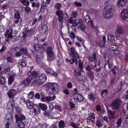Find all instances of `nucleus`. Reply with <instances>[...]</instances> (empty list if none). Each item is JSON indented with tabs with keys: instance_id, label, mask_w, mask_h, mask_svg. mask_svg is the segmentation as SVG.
I'll use <instances>...</instances> for the list:
<instances>
[{
	"instance_id": "nucleus-18",
	"label": "nucleus",
	"mask_w": 128,
	"mask_h": 128,
	"mask_svg": "<svg viewBox=\"0 0 128 128\" xmlns=\"http://www.w3.org/2000/svg\"><path fill=\"white\" fill-rule=\"evenodd\" d=\"M30 78H27L26 79L23 80L22 81V84L28 86L30 84Z\"/></svg>"
},
{
	"instance_id": "nucleus-25",
	"label": "nucleus",
	"mask_w": 128,
	"mask_h": 128,
	"mask_svg": "<svg viewBox=\"0 0 128 128\" xmlns=\"http://www.w3.org/2000/svg\"><path fill=\"white\" fill-rule=\"evenodd\" d=\"M88 117L87 118L89 120H90L92 119H94L95 118L94 117L95 116V114L94 113H90L88 114Z\"/></svg>"
},
{
	"instance_id": "nucleus-62",
	"label": "nucleus",
	"mask_w": 128,
	"mask_h": 128,
	"mask_svg": "<svg viewBox=\"0 0 128 128\" xmlns=\"http://www.w3.org/2000/svg\"><path fill=\"white\" fill-rule=\"evenodd\" d=\"M77 19H74V22L72 25L74 27H76L78 25V24H77L78 22H77Z\"/></svg>"
},
{
	"instance_id": "nucleus-10",
	"label": "nucleus",
	"mask_w": 128,
	"mask_h": 128,
	"mask_svg": "<svg viewBox=\"0 0 128 128\" xmlns=\"http://www.w3.org/2000/svg\"><path fill=\"white\" fill-rule=\"evenodd\" d=\"M122 18L125 20L128 18V10L126 9H124L122 11L121 14Z\"/></svg>"
},
{
	"instance_id": "nucleus-5",
	"label": "nucleus",
	"mask_w": 128,
	"mask_h": 128,
	"mask_svg": "<svg viewBox=\"0 0 128 128\" xmlns=\"http://www.w3.org/2000/svg\"><path fill=\"white\" fill-rule=\"evenodd\" d=\"M15 102L13 99L10 100L8 103L6 108L8 110H10V111H13V108L15 105Z\"/></svg>"
},
{
	"instance_id": "nucleus-8",
	"label": "nucleus",
	"mask_w": 128,
	"mask_h": 128,
	"mask_svg": "<svg viewBox=\"0 0 128 128\" xmlns=\"http://www.w3.org/2000/svg\"><path fill=\"white\" fill-rule=\"evenodd\" d=\"M45 71L47 74H51L54 76H57V73L55 72L53 70L50 68L48 67L46 68Z\"/></svg>"
},
{
	"instance_id": "nucleus-46",
	"label": "nucleus",
	"mask_w": 128,
	"mask_h": 128,
	"mask_svg": "<svg viewBox=\"0 0 128 128\" xmlns=\"http://www.w3.org/2000/svg\"><path fill=\"white\" fill-rule=\"evenodd\" d=\"M41 47H42V50H46L47 48L48 49V46L47 44L45 43H44L41 46Z\"/></svg>"
},
{
	"instance_id": "nucleus-27",
	"label": "nucleus",
	"mask_w": 128,
	"mask_h": 128,
	"mask_svg": "<svg viewBox=\"0 0 128 128\" xmlns=\"http://www.w3.org/2000/svg\"><path fill=\"white\" fill-rule=\"evenodd\" d=\"M88 98L92 101H94L96 99L95 97L93 94H90L88 95Z\"/></svg>"
},
{
	"instance_id": "nucleus-63",
	"label": "nucleus",
	"mask_w": 128,
	"mask_h": 128,
	"mask_svg": "<svg viewBox=\"0 0 128 128\" xmlns=\"http://www.w3.org/2000/svg\"><path fill=\"white\" fill-rule=\"evenodd\" d=\"M96 125L98 126L101 127L102 124L99 120H97L96 122Z\"/></svg>"
},
{
	"instance_id": "nucleus-23",
	"label": "nucleus",
	"mask_w": 128,
	"mask_h": 128,
	"mask_svg": "<svg viewBox=\"0 0 128 128\" xmlns=\"http://www.w3.org/2000/svg\"><path fill=\"white\" fill-rule=\"evenodd\" d=\"M46 2H43L42 5L41 7L40 8L43 12H44L46 10Z\"/></svg>"
},
{
	"instance_id": "nucleus-11",
	"label": "nucleus",
	"mask_w": 128,
	"mask_h": 128,
	"mask_svg": "<svg viewBox=\"0 0 128 128\" xmlns=\"http://www.w3.org/2000/svg\"><path fill=\"white\" fill-rule=\"evenodd\" d=\"M16 93V91L14 90H11L8 92L7 94L8 96L10 98H12L14 97Z\"/></svg>"
},
{
	"instance_id": "nucleus-39",
	"label": "nucleus",
	"mask_w": 128,
	"mask_h": 128,
	"mask_svg": "<svg viewBox=\"0 0 128 128\" xmlns=\"http://www.w3.org/2000/svg\"><path fill=\"white\" fill-rule=\"evenodd\" d=\"M8 120H11L12 118V116L10 114L8 113L6 115L5 117Z\"/></svg>"
},
{
	"instance_id": "nucleus-49",
	"label": "nucleus",
	"mask_w": 128,
	"mask_h": 128,
	"mask_svg": "<svg viewBox=\"0 0 128 128\" xmlns=\"http://www.w3.org/2000/svg\"><path fill=\"white\" fill-rule=\"evenodd\" d=\"M84 19L86 22L87 23H88L89 22L90 20L89 16L88 15H86L84 16Z\"/></svg>"
},
{
	"instance_id": "nucleus-29",
	"label": "nucleus",
	"mask_w": 128,
	"mask_h": 128,
	"mask_svg": "<svg viewBox=\"0 0 128 128\" xmlns=\"http://www.w3.org/2000/svg\"><path fill=\"white\" fill-rule=\"evenodd\" d=\"M127 2V1L118 0V5L120 4L121 6H123L125 5L126 3Z\"/></svg>"
},
{
	"instance_id": "nucleus-24",
	"label": "nucleus",
	"mask_w": 128,
	"mask_h": 128,
	"mask_svg": "<svg viewBox=\"0 0 128 128\" xmlns=\"http://www.w3.org/2000/svg\"><path fill=\"white\" fill-rule=\"evenodd\" d=\"M26 102L27 106L28 108L31 109L33 108L34 104L32 102H28V100H27Z\"/></svg>"
},
{
	"instance_id": "nucleus-3",
	"label": "nucleus",
	"mask_w": 128,
	"mask_h": 128,
	"mask_svg": "<svg viewBox=\"0 0 128 128\" xmlns=\"http://www.w3.org/2000/svg\"><path fill=\"white\" fill-rule=\"evenodd\" d=\"M122 103V101L120 99H115L113 100L110 105V107L113 110H118Z\"/></svg>"
},
{
	"instance_id": "nucleus-17",
	"label": "nucleus",
	"mask_w": 128,
	"mask_h": 128,
	"mask_svg": "<svg viewBox=\"0 0 128 128\" xmlns=\"http://www.w3.org/2000/svg\"><path fill=\"white\" fill-rule=\"evenodd\" d=\"M30 82L32 84H40L39 83L38 79L37 78L33 77L30 78Z\"/></svg>"
},
{
	"instance_id": "nucleus-35",
	"label": "nucleus",
	"mask_w": 128,
	"mask_h": 128,
	"mask_svg": "<svg viewBox=\"0 0 128 128\" xmlns=\"http://www.w3.org/2000/svg\"><path fill=\"white\" fill-rule=\"evenodd\" d=\"M71 51L70 55L72 57H74L75 54L74 51L75 49L73 47H72L70 48Z\"/></svg>"
},
{
	"instance_id": "nucleus-54",
	"label": "nucleus",
	"mask_w": 128,
	"mask_h": 128,
	"mask_svg": "<svg viewBox=\"0 0 128 128\" xmlns=\"http://www.w3.org/2000/svg\"><path fill=\"white\" fill-rule=\"evenodd\" d=\"M12 36V33L10 32L8 34L7 37H6V38L5 40L6 42H8L9 40V38H11Z\"/></svg>"
},
{
	"instance_id": "nucleus-32",
	"label": "nucleus",
	"mask_w": 128,
	"mask_h": 128,
	"mask_svg": "<svg viewBox=\"0 0 128 128\" xmlns=\"http://www.w3.org/2000/svg\"><path fill=\"white\" fill-rule=\"evenodd\" d=\"M61 6L62 5L60 4L58 2L55 5V8L57 10H60Z\"/></svg>"
},
{
	"instance_id": "nucleus-4",
	"label": "nucleus",
	"mask_w": 128,
	"mask_h": 128,
	"mask_svg": "<svg viewBox=\"0 0 128 128\" xmlns=\"http://www.w3.org/2000/svg\"><path fill=\"white\" fill-rule=\"evenodd\" d=\"M47 54L48 60L49 62H52L55 59V56L51 46L49 47L47 49Z\"/></svg>"
},
{
	"instance_id": "nucleus-53",
	"label": "nucleus",
	"mask_w": 128,
	"mask_h": 128,
	"mask_svg": "<svg viewBox=\"0 0 128 128\" xmlns=\"http://www.w3.org/2000/svg\"><path fill=\"white\" fill-rule=\"evenodd\" d=\"M80 30L82 31H84L86 29V28L85 26L82 24L79 26Z\"/></svg>"
},
{
	"instance_id": "nucleus-31",
	"label": "nucleus",
	"mask_w": 128,
	"mask_h": 128,
	"mask_svg": "<svg viewBox=\"0 0 128 128\" xmlns=\"http://www.w3.org/2000/svg\"><path fill=\"white\" fill-rule=\"evenodd\" d=\"M48 26L47 25L45 24L44 25L42 28V30L43 33H45L48 30Z\"/></svg>"
},
{
	"instance_id": "nucleus-15",
	"label": "nucleus",
	"mask_w": 128,
	"mask_h": 128,
	"mask_svg": "<svg viewBox=\"0 0 128 128\" xmlns=\"http://www.w3.org/2000/svg\"><path fill=\"white\" fill-rule=\"evenodd\" d=\"M46 79V77L45 74H42L39 75V79L40 82L42 83L45 82Z\"/></svg>"
},
{
	"instance_id": "nucleus-52",
	"label": "nucleus",
	"mask_w": 128,
	"mask_h": 128,
	"mask_svg": "<svg viewBox=\"0 0 128 128\" xmlns=\"http://www.w3.org/2000/svg\"><path fill=\"white\" fill-rule=\"evenodd\" d=\"M58 18H57V19L58 20V21L59 22H60V24H62L63 21L64 19L63 17L62 16L61 17H58Z\"/></svg>"
},
{
	"instance_id": "nucleus-38",
	"label": "nucleus",
	"mask_w": 128,
	"mask_h": 128,
	"mask_svg": "<svg viewBox=\"0 0 128 128\" xmlns=\"http://www.w3.org/2000/svg\"><path fill=\"white\" fill-rule=\"evenodd\" d=\"M18 126L20 128H24L25 125L24 122L20 121L18 123Z\"/></svg>"
},
{
	"instance_id": "nucleus-2",
	"label": "nucleus",
	"mask_w": 128,
	"mask_h": 128,
	"mask_svg": "<svg viewBox=\"0 0 128 128\" xmlns=\"http://www.w3.org/2000/svg\"><path fill=\"white\" fill-rule=\"evenodd\" d=\"M114 10L109 5L106 6L103 10V15L104 17L110 18L113 16Z\"/></svg>"
},
{
	"instance_id": "nucleus-16",
	"label": "nucleus",
	"mask_w": 128,
	"mask_h": 128,
	"mask_svg": "<svg viewBox=\"0 0 128 128\" xmlns=\"http://www.w3.org/2000/svg\"><path fill=\"white\" fill-rule=\"evenodd\" d=\"M33 108L34 109V112L35 113L38 114H40V108L36 104H34Z\"/></svg>"
},
{
	"instance_id": "nucleus-1",
	"label": "nucleus",
	"mask_w": 128,
	"mask_h": 128,
	"mask_svg": "<svg viewBox=\"0 0 128 128\" xmlns=\"http://www.w3.org/2000/svg\"><path fill=\"white\" fill-rule=\"evenodd\" d=\"M46 89L48 94H55L59 91V86L56 83H50L48 84Z\"/></svg>"
},
{
	"instance_id": "nucleus-26",
	"label": "nucleus",
	"mask_w": 128,
	"mask_h": 128,
	"mask_svg": "<svg viewBox=\"0 0 128 128\" xmlns=\"http://www.w3.org/2000/svg\"><path fill=\"white\" fill-rule=\"evenodd\" d=\"M58 124L59 128H64L65 126V122L64 121H60Z\"/></svg>"
},
{
	"instance_id": "nucleus-12",
	"label": "nucleus",
	"mask_w": 128,
	"mask_h": 128,
	"mask_svg": "<svg viewBox=\"0 0 128 128\" xmlns=\"http://www.w3.org/2000/svg\"><path fill=\"white\" fill-rule=\"evenodd\" d=\"M20 52L22 54H24L25 55L29 57H30V54L28 52L27 49L26 48H22L20 50Z\"/></svg>"
},
{
	"instance_id": "nucleus-56",
	"label": "nucleus",
	"mask_w": 128,
	"mask_h": 128,
	"mask_svg": "<svg viewBox=\"0 0 128 128\" xmlns=\"http://www.w3.org/2000/svg\"><path fill=\"white\" fill-rule=\"evenodd\" d=\"M38 73L37 72L33 71L32 72V76L34 77L38 76Z\"/></svg>"
},
{
	"instance_id": "nucleus-58",
	"label": "nucleus",
	"mask_w": 128,
	"mask_h": 128,
	"mask_svg": "<svg viewBox=\"0 0 128 128\" xmlns=\"http://www.w3.org/2000/svg\"><path fill=\"white\" fill-rule=\"evenodd\" d=\"M63 92L66 94L68 95L70 94L69 91L68 89H65L63 91Z\"/></svg>"
},
{
	"instance_id": "nucleus-13",
	"label": "nucleus",
	"mask_w": 128,
	"mask_h": 128,
	"mask_svg": "<svg viewBox=\"0 0 128 128\" xmlns=\"http://www.w3.org/2000/svg\"><path fill=\"white\" fill-rule=\"evenodd\" d=\"M126 30L122 27L118 26L116 30V32L118 34H122L125 33Z\"/></svg>"
},
{
	"instance_id": "nucleus-9",
	"label": "nucleus",
	"mask_w": 128,
	"mask_h": 128,
	"mask_svg": "<svg viewBox=\"0 0 128 128\" xmlns=\"http://www.w3.org/2000/svg\"><path fill=\"white\" fill-rule=\"evenodd\" d=\"M34 28H30V30H28L26 31L25 32H23V34H24L23 37L25 38L27 36V34H29V36H31L34 33Z\"/></svg>"
},
{
	"instance_id": "nucleus-14",
	"label": "nucleus",
	"mask_w": 128,
	"mask_h": 128,
	"mask_svg": "<svg viewBox=\"0 0 128 128\" xmlns=\"http://www.w3.org/2000/svg\"><path fill=\"white\" fill-rule=\"evenodd\" d=\"M15 116L16 120V122H17L18 121L22 122L23 120H25L26 119V117L23 114L19 116L16 114Z\"/></svg>"
},
{
	"instance_id": "nucleus-61",
	"label": "nucleus",
	"mask_w": 128,
	"mask_h": 128,
	"mask_svg": "<svg viewBox=\"0 0 128 128\" xmlns=\"http://www.w3.org/2000/svg\"><path fill=\"white\" fill-rule=\"evenodd\" d=\"M74 4L75 6L79 7H81L82 6V4L80 2H75Z\"/></svg>"
},
{
	"instance_id": "nucleus-6",
	"label": "nucleus",
	"mask_w": 128,
	"mask_h": 128,
	"mask_svg": "<svg viewBox=\"0 0 128 128\" xmlns=\"http://www.w3.org/2000/svg\"><path fill=\"white\" fill-rule=\"evenodd\" d=\"M112 64L108 61L106 62L104 68L105 70L108 72H110L112 70Z\"/></svg>"
},
{
	"instance_id": "nucleus-7",
	"label": "nucleus",
	"mask_w": 128,
	"mask_h": 128,
	"mask_svg": "<svg viewBox=\"0 0 128 128\" xmlns=\"http://www.w3.org/2000/svg\"><path fill=\"white\" fill-rule=\"evenodd\" d=\"M73 96L74 100L78 102H81L83 100L82 96L78 93L74 94Z\"/></svg>"
},
{
	"instance_id": "nucleus-59",
	"label": "nucleus",
	"mask_w": 128,
	"mask_h": 128,
	"mask_svg": "<svg viewBox=\"0 0 128 128\" xmlns=\"http://www.w3.org/2000/svg\"><path fill=\"white\" fill-rule=\"evenodd\" d=\"M77 15V12H74L71 14V16L72 18H75Z\"/></svg>"
},
{
	"instance_id": "nucleus-40",
	"label": "nucleus",
	"mask_w": 128,
	"mask_h": 128,
	"mask_svg": "<svg viewBox=\"0 0 128 128\" xmlns=\"http://www.w3.org/2000/svg\"><path fill=\"white\" fill-rule=\"evenodd\" d=\"M14 18L16 19H19L20 17V15L19 12L17 11L14 14Z\"/></svg>"
},
{
	"instance_id": "nucleus-50",
	"label": "nucleus",
	"mask_w": 128,
	"mask_h": 128,
	"mask_svg": "<svg viewBox=\"0 0 128 128\" xmlns=\"http://www.w3.org/2000/svg\"><path fill=\"white\" fill-rule=\"evenodd\" d=\"M76 38L80 42L84 44V40L83 39H82L81 37L77 36L76 37Z\"/></svg>"
},
{
	"instance_id": "nucleus-41",
	"label": "nucleus",
	"mask_w": 128,
	"mask_h": 128,
	"mask_svg": "<svg viewBox=\"0 0 128 128\" xmlns=\"http://www.w3.org/2000/svg\"><path fill=\"white\" fill-rule=\"evenodd\" d=\"M54 108L58 110L60 112L62 111V107L59 105H55L54 106Z\"/></svg>"
},
{
	"instance_id": "nucleus-64",
	"label": "nucleus",
	"mask_w": 128,
	"mask_h": 128,
	"mask_svg": "<svg viewBox=\"0 0 128 128\" xmlns=\"http://www.w3.org/2000/svg\"><path fill=\"white\" fill-rule=\"evenodd\" d=\"M96 109L98 112L100 111L101 110V108L100 106L99 105H97L96 106Z\"/></svg>"
},
{
	"instance_id": "nucleus-42",
	"label": "nucleus",
	"mask_w": 128,
	"mask_h": 128,
	"mask_svg": "<svg viewBox=\"0 0 128 128\" xmlns=\"http://www.w3.org/2000/svg\"><path fill=\"white\" fill-rule=\"evenodd\" d=\"M77 115L75 113H73L71 116V118L72 121H74L76 119Z\"/></svg>"
},
{
	"instance_id": "nucleus-34",
	"label": "nucleus",
	"mask_w": 128,
	"mask_h": 128,
	"mask_svg": "<svg viewBox=\"0 0 128 128\" xmlns=\"http://www.w3.org/2000/svg\"><path fill=\"white\" fill-rule=\"evenodd\" d=\"M108 40L111 42H113L114 40V37L112 34H109L108 36Z\"/></svg>"
},
{
	"instance_id": "nucleus-45",
	"label": "nucleus",
	"mask_w": 128,
	"mask_h": 128,
	"mask_svg": "<svg viewBox=\"0 0 128 128\" xmlns=\"http://www.w3.org/2000/svg\"><path fill=\"white\" fill-rule=\"evenodd\" d=\"M70 126L74 128H80L74 122H71L70 124Z\"/></svg>"
},
{
	"instance_id": "nucleus-37",
	"label": "nucleus",
	"mask_w": 128,
	"mask_h": 128,
	"mask_svg": "<svg viewBox=\"0 0 128 128\" xmlns=\"http://www.w3.org/2000/svg\"><path fill=\"white\" fill-rule=\"evenodd\" d=\"M6 82V80L5 78L3 77H2L0 80V86L1 84H5Z\"/></svg>"
},
{
	"instance_id": "nucleus-28",
	"label": "nucleus",
	"mask_w": 128,
	"mask_h": 128,
	"mask_svg": "<svg viewBox=\"0 0 128 128\" xmlns=\"http://www.w3.org/2000/svg\"><path fill=\"white\" fill-rule=\"evenodd\" d=\"M56 13L58 17H61L62 16L63 12L62 10H58L56 11Z\"/></svg>"
},
{
	"instance_id": "nucleus-20",
	"label": "nucleus",
	"mask_w": 128,
	"mask_h": 128,
	"mask_svg": "<svg viewBox=\"0 0 128 128\" xmlns=\"http://www.w3.org/2000/svg\"><path fill=\"white\" fill-rule=\"evenodd\" d=\"M34 50L37 52H41V45L38 44H34Z\"/></svg>"
},
{
	"instance_id": "nucleus-55",
	"label": "nucleus",
	"mask_w": 128,
	"mask_h": 128,
	"mask_svg": "<svg viewBox=\"0 0 128 128\" xmlns=\"http://www.w3.org/2000/svg\"><path fill=\"white\" fill-rule=\"evenodd\" d=\"M20 64L21 66H24L26 65L25 60H22L21 62H20Z\"/></svg>"
},
{
	"instance_id": "nucleus-33",
	"label": "nucleus",
	"mask_w": 128,
	"mask_h": 128,
	"mask_svg": "<svg viewBox=\"0 0 128 128\" xmlns=\"http://www.w3.org/2000/svg\"><path fill=\"white\" fill-rule=\"evenodd\" d=\"M56 96L54 95L52 97L50 96L46 97V101H53L56 98Z\"/></svg>"
},
{
	"instance_id": "nucleus-47",
	"label": "nucleus",
	"mask_w": 128,
	"mask_h": 128,
	"mask_svg": "<svg viewBox=\"0 0 128 128\" xmlns=\"http://www.w3.org/2000/svg\"><path fill=\"white\" fill-rule=\"evenodd\" d=\"M72 62H71L70 64H72L74 62H75V64L76 65L78 64V62L77 59L76 58L74 57L72 59Z\"/></svg>"
},
{
	"instance_id": "nucleus-19",
	"label": "nucleus",
	"mask_w": 128,
	"mask_h": 128,
	"mask_svg": "<svg viewBox=\"0 0 128 128\" xmlns=\"http://www.w3.org/2000/svg\"><path fill=\"white\" fill-rule=\"evenodd\" d=\"M86 74L90 78V80L92 81L94 78V72L92 71L86 72Z\"/></svg>"
},
{
	"instance_id": "nucleus-51",
	"label": "nucleus",
	"mask_w": 128,
	"mask_h": 128,
	"mask_svg": "<svg viewBox=\"0 0 128 128\" xmlns=\"http://www.w3.org/2000/svg\"><path fill=\"white\" fill-rule=\"evenodd\" d=\"M24 9L25 11L27 13H29L31 11L30 8L28 6L25 8Z\"/></svg>"
},
{
	"instance_id": "nucleus-60",
	"label": "nucleus",
	"mask_w": 128,
	"mask_h": 128,
	"mask_svg": "<svg viewBox=\"0 0 128 128\" xmlns=\"http://www.w3.org/2000/svg\"><path fill=\"white\" fill-rule=\"evenodd\" d=\"M92 68V67L90 66V65L89 64L87 66L86 68V70L88 71V72H92L91 71Z\"/></svg>"
},
{
	"instance_id": "nucleus-43",
	"label": "nucleus",
	"mask_w": 128,
	"mask_h": 128,
	"mask_svg": "<svg viewBox=\"0 0 128 128\" xmlns=\"http://www.w3.org/2000/svg\"><path fill=\"white\" fill-rule=\"evenodd\" d=\"M122 122V120L121 119H118L116 122V124H117V127H119L121 126V124Z\"/></svg>"
},
{
	"instance_id": "nucleus-57",
	"label": "nucleus",
	"mask_w": 128,
	"mask_h": 128,
	"mask_svg": "<svg viewBox=\"0 0 128 128\" xmlns=\"http://www.w3.org/2000/svg\"><path fill=\"white\" fill-rule=\"evenodd\" d=\"M36 61L37 63H38L39 62H40V56L38 55H37L36 56Z\"/></svg>"
},
{
	"instance_id": "nucleus-48",
	"label": "nucleus",
	"mask_w": 128,
	"mask_h": 128,
	"mask_svg": "<svg viewBox=\"0 0 128 128\" xmlns=\"http://www.w3.org/2000/svg\"><path fill=\"white\" fill-rule=\"evenodd\" d=\"M44 114L46 117H49L50 116V112L48 111H44Z\"/></svg>"
},
{
	"instance_id": "nucleus-22",
	"label": "nucleus",
	"mask_w": 128,
	"mask_h": 128,
	"mask_svg": "<svg viewBox=\"0 0 128 128\" xmlns=\"http://www.w3.org/2000/svg\"><path fill=\"white\" fill-rule=\"evenodd\" d=\"M77 78L78 81L82 82H86L87 80L86 77H85L83 76H81L80 77H77Z\"/></svg>"
},
{
	"instance_id": "nucleus-36",
	"label": "nucleus",
	"mask_w": 128,
	"mask_h": 128,
	"mask_svg": "<svg viewBox=\"0 0 128 128\" xmlns=\"http://www.w3.org/2000/svg\"><path fill=\"white\" fill-rule=\"evenodd\" d=\"M14 78L12 76H9L8 80V84L9 85L11 84L13 82Z\"/></svg>"
},
{
	"instance_id": "nucleus-44",
	"label": "nucleus",
	"mask_w": 128,
	"mask_h": 128,
	"mask_svg": "<svg viewBox=\"0 0 128 128\" xmlns=\"http://www.w3.org/2000/svg\"><path fill=\"white\" fill-rule=\"evenodd\" d=\"M105 43L102 40H99L98 42V44L100 46L102 47H104L105 46Z\"/></svg>"
},
{
	"instance_id": "nucleus-21",
	"label": "nucleus",
	"mask_w": 128,
	"mask_h": 128,
	"mask_svg": "<svg viewBox=\"0 0 128 128\" xmlns=\"http://www.w3.org/2000/svg\"><path fill=\"white\" fill-rule=\"evenodd\" d=\"M38 105L42 110L46 111L47 110V106L46 105L42 103H39L38 104Z\"/></svg>"
},
{
	"instance_id": "nucleus-30",
	"label": "nucleus",
	"mask_w": 128,
	"mask_h": 128,
	"mask_svg": "<svg viewBox=\"0 0 128 128\" xmlns=\"http://www.w3.org/2000/svg\"><path fill=\"white\" fill-rule=\"evenodd\" d=\"M28 98L29 99H31L33 98L34 96V91H31L28 94Z\"/></svg>"
}]
</instances>
